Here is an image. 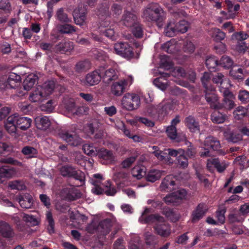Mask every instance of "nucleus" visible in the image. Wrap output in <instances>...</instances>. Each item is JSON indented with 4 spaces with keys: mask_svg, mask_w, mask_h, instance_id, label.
Returning <instances> with one entry per match:
<instances>
[{
    "mask_svg": "<svg viewBox=\"0 0 249 249\" xmlns=\"http://www.w3.org/2000/svg\"><path fill=\"white\" fill-rule=\"evenodd\" d=\"M99 71L101 78H102L103 82L106 84H109L112 81L116 80L118 77L115 70L111 68L105 70L104 68H100Z\"/></svg>",
    "mask_w": 249,
    "mask_h": 249,
    "instance_id": "4468645a",
    "label": "nucleus"
},
{
    "mask_svg": "<svg viewBox=\"0 0 249 249\" xmlns=\"http://www.w3.org/2000/svg\"><path fill=\"white\" fill-rule=\"evenodd\" d=\"M171 75L178 78L183 77L185 76L184 70L179 67L176 68L171 72Z\"/></svg>",
    "mask_w": 249,
    "mask_h": 249,
    "instance_id": "e2e57ef3",
    "label": "nucleus"
},
{
    "mask_svg": "<svg viewBox=\"0 0 249 249\" xmlns=\"http://www.w3.org/2000/svg\"><path fill=\"white\" fill-rule=\"evenodd\" d=\"M37 79L36 75L34 74H29L24 80L23 85L25 90H30L35 85Z\"/></svg>",
    "mask_w": 249,
    "mask_h": 249,
    "instance_id": "bb28decb",
    "label": "nucleus"
},
{
    "mask_svg": "<svg viewBox=\"0 0 249 249\" xmlns=\"http://www.w3.org/2000/svg\"><path fill=\"white\" fill-rule=\"evenodd\" d=\"M58 30L63 34H71L75 31L73 26L68 24L59 26Z\"/></svg>",
    "mask_w": 249,
    "mask_h": 249,
    "instance_id": "8fccbe9b",
    "label": "nucleus"
},
{
    "mask_svg": "<svg viewBox=\"0 0 249 249\" xmlns=\"http://www.w3.org/2000/svg\"><path fill=\"white\" fill-rule=\"evenodd\" d=\"M115 53L125 58L129 59L133 56L132 48L127 43H117L114 46Z\"/></svg>",
    "mask_w": 249,
    "mask_h": 249,
    "instance_id": "ddd939ff",
    "label": "nucleus"
},
{
    "mask_svg": "<svg viewBox=\"0 0 249 249\" xmlns=\"http://www.w3.org/2000/svg\"><path fill=\"white\" fill-rule=\"evenodd\" d=\"M238 98L243 103L249 102V92L245 90L240 91L239 92Z\"/></svg>",
    "mask_w": 249,
    "mask_h": 249,
    "instance_id": "0e129e2a",
    "label": "nucleus"
},
{
    "mask_svg": "<svg viewBox=\"0 0 249 249\" xmlns=\"http://www.w3.org/2000/svg\"><path fill=\"white\" fill-rule=\"evenodd\" d=\"M189 27V23L185 20H181L176 23L174 20H170L164 30L166 36H173L177 32L185 33Z\"/></svg>",
    "mask_w": 249,
    "mask_h": 249,
    "instance_id": "0eeeda50",
    "label": "nucleus"
},
{
    "mask_svg": "<svg viewBox=\"0 0 249 249\" xmlns=\"http://www.w3.org/2000/svg\"><path fill=\"white\" fill-rule=\"evenodd\" d=\"M225 116L218 111H214L211 115V120L214 123H223L225 121Z\"/></svg>",
    "mask_w": 249,
    "mask_h": 249,
    "instance_id": "58836bf2",
    "label": "nucleus"
},
{
    "mask_svg": "<svg viewBox=\"0 0 249 249\" xmlns=\"http://www.w3.org/2000/svg\"><path fill=\"white\" fill-rule=\"evenodd\" d=\"M186 124L191 131L196 132L199 131V125L196 121L194 118L192 116H189L186 119Z\"/></svg>",
    "mask_w": 249,
    "mask_h": 249,
    "instance_id": "c9c22d12",
    "label": "nucleus"
},
{
    "mask_svg": "<svg viewBox=\"0 0 249 249\" xmlns=\"http://www.w3.org/2000/svg\"><path fill=\"white\" fill-rule=\"evenodd\" d=\"M249 37V35L244 32H240L236 33L232 35L231 36L232 40L237 41L238 43L239 41H241L246 39Z\"/></svg>",
    "mask_w": 249,
    "mask_h": 249,
    "instance_id": "603ef678",
    "label": "nucleus"
},
{
    "mask_svg": "<svg viewBox=\"0 0 249 249\" xmlns=\"http://www.w3.org/2000/svg\"><path fill=\"white\" fill-rule=\"evenodd\" d=\"M136 120H138L139 123L144 124L147 127H151L154 125V123L153 122L145 117L137 116Z\"/></svg>",
    "mask_w": 249,
    "mask_h": 249,
    "instance_id": "680f3d73",
    "label": "nucleus"
},
{
    "mask_svg": "<svg viewBox=\"0 0 249 249\" xmlns=\"http://www.w3.org/2000/svg\"><path fill=\"white\" fill-rule=\"evenodd\" d=\"M41 110L47 112H51L54 109V106L52 101L50 100L48 101L46 104H42L40 106Z\"/></svg>",
    "mask_w": 249,
    "mask_h": 249,
    "instance_id": "bf43d9fd",
    "label": "nucleus"
},
{
    "mask_svg": "<svg viewBox=\"0 0 249 249\" xmlns=\"http://www.w3.org/2000/svg\"><path fill=\"white\" fill-rule=\"evenodd\" d=\"M230 74L234 79L238 80L243 79V70L240 68L233 67L230 71Z\"/></svg>",
    "mask_w": 249,
    "mask_h": 249,
    "instance_id": "79ce46f5",
    "label": "nucleus"
},
{
    "mask_svg": "<svg viewBox=\"0 0 249 249\" xmlns=\"http://www.w3.org/2000/svg\"><path fill=\"white\" fill-rule=\"evenodd\" d=\"M132 32L137 37H141L142 36L143 32L142 27L139 23H136L132 27Z\"/></svg>",
    "mask_w": 249,
    "mask_h": 249,
    "instance_id": "052dcab7",
    "label": "nucleus"
},
{
    "mask_svg": "<svg viewBox=\"0 0 249 249\" xmlns=\"http://www.w3.org/2000/svg\"><path fill=\"white\" fill-rule=\"evenodd\" d=\"M220 65L226 68H229L233 64L232 60L228 56H223L220 59Z\"/></svg>",
    "mask_w": 249,
    "mask_h": 249,
    "instance_id": "5fc2aeb1",
    "label": "nucleus"
},
{
    "mask_svg": "<svg viewBox=\"0 0 249 249\" xmlns=\"http://www.w3.org/2000/svg\"><path fill=\"white\" fill-rule=\"evenodd\" d=\"M162 50L168 53H173L175 51L176 45L174 41L170 40L164 43L161 46Z\"/></svg>",
    "mask_w": 249,
    "mask_h": 249,
    "instance_id": "de8ad7c7",
    "label": "nucleus"
},
{
    "mask_svg": "<svg viewBox=\"0 0 249 249\" xmlns=\"http://www.w3.org/2000/svg\"><path fill=\"white\" fill-rule=\"evenodd\" d=\"M133 77L129 76L127 79H123L113 83L110 88V92L116 96H121L124 92L125 87L133 82Z\"/></svg>",
    "mask_w": 249,
    "mask_h": 249,
    "instance_id": "9d476101",
    "label": "nucleus"
},
{
    "mask_svg": "<svg viewBox=\"0 0 249 249\" xmlns=\"http://www.w3.org/2000/svg\"><path fill=\"white\" fill-rule=\"evenodd\" d=\"M224 136L225 139L230 142L236 143L240 141L242 139L241 134L230 131H225L224 132Z\"/></svg>",
    "mask_w": 249,
    "mask_h": 249,
    "instance_id": "cd10ccee",
    "label": "nucleus"
},
{
    "mask_svg": "<svg viewBox=\"0 0 249 249\" xmlns=\"http://www.w3.org/2000/svg\"><path fill=\"white\" fill-rule=\"evenodd\" d=\"M68 208V205L64 201L58 202L55 204L56 210L61 213L66 212Z\"/></svg>",
    "mask_w": 249,
    "mask_h": 249,
    "instance_id": "69168bd1",
    "label": "nucleus"
},
{
    "mask_svg": "<svg viewBox=\"0 0 249 249\" xmlns=\"http://www.w3.org/2000/svg\"><path fill=\"white\" fill-rule=\"evenodd\" d=\"M56 51L61 53H69L73 49V43L70 41H62L55 47Z\"/></svg>",
    "mask_w": 249,
    "mask_h": 249,
    "instance_id": "393cba45",
    "label": "nucleus"
},
{
    "mask_svg": "<svg viewBox=\"0 0 249 249\" xmlns=\"http://www.w3.org/2000/svg\"><path fill=\"white\" fill-rule=\"evenodd\" d=\"M153 148H155L156 150L153 152L154 155L157 158L158 160L167 162V155L166 154V150L162 151L159 149H157V147L154 146Z\"/></svg>",
    "mask_w": 249,
    "mask_h": 249,
    "instance_id": "ea45409f",
    "label": "nucleus"
},
{
    "mask_svg": "<svg viewBox=\"0 0 249 249\" xmlns=\"http://www.w3.org/2000/svg\"><path fill=\"white\" fill-rule=\"evenodd\" d=\"M54 87L53 81H49L41 86H38L30 94V100L33 102H42L52 93Z\"/></svg>",
    "mask_w": 249,
    "mask_h": 249,
    "instance_id": "20e7f679",
    "label": "nucleus"
},
{
    "mask_svg": "<svg viewBox=\"0 0 249 249\" xmlns=\"http://www.w3.org/2000/svg\"><path fill=\"white\" fill-rule=\"evenodd\" d=\"M21 152L23 155L30 158L36 157L37 153L36 148L30 146L24 147L21 150Z\"/></svg>",
    "mask_w": 249,
    "mask_h": 249,
    "instance_id": "37998d69",
    "label": "nucleus"
},
{
    "mask_svg": "<svg viewBox=\"0 0 249 249\" xmlns=\"http://www.w3.org/2000/svg\"><path fill=\"white\" fill-rule=\"evenodd\" d=\"M97 154L99 157L108 162H111L114 160V156L113 153L107 149H101Z\"/></svg>",
    "mask_w": 249,
    "mask_h": 249,
    "instance_id": "e433bc0d",
    "label": "nucleus"
},
{
    "mask_svg": "<svg viewBox=\"0 0 249 249\" xmlns=\"http://www.w3.org/2000/svg\"><path fill=\"white\" fill-rule=\"evenodd\" d=\"M173 65L169 58L167 56H164L161 59V66L163 68L168 70L170 69Z\"/></svg>",
    "mask_w": 249,
    "mask_h": 249,
    "instance_id": "774afa93",
    "label": "nucleus"
},
{
    "mask_svg": "<svg viewBox=\"0 0 249 249\" xmlns=\"http://www.w3.org/2000/svg\"><path fill=\"white\" fill-rule=\"evenodd\" d=\"M90 66V62L88 60H85L78 62L76 65V69L80 71L89 69Z\"/></svg>",
    "mask_w": 249,
    "mask_h": 249,
    "instance_id": "6e6d98bb",
    "label": "nucleus"
},
{
    "mask_svg": "<svg viewBox=\"0 0 249 249\" xmlns=\"http://www.w3.org/2000/svg\"><path fill=\"white\" fill-rule=\"evenodd\" d=\"M175 185V181L172 176L166 177L162 180L160 187L162 190L165 191L167 189L171 190Z\"/></svg>",
    "mask_w": 249,
    "mask_h": 249,
    "instance_id": "c756f323",
    "label": "nucleus"
},
{
    "mask_svg": "<svg viewBox=\"0 0 249 249\" xmlns=\"http://www.w3.org/2000/svg\"><path fill=\"white\" fill-rule=\"evenodd\" d=\"M62 176L66 177H73L75 179L83 182L85 180V174L80 170H76L71 166H64L60 169Z\"/></svg>",
    "mask_w": 249,
    "mask_h": 249,
    "instance_id": "9b49d317",
    "label": "nucleus"
},
{
    "mask_svg": "<svg viewBox=\"0 0 249 249\" xmlns=\"http://www.w3.org/2000/svg\"><path fill=\"white\" fill-rule=\"evenodd\" d=\"M17 122L18 126L21 129L25 130L30 127L32 121L29 118L19 117L18 116Z\"/></svg>",
    "mask_w": 249,
    "mask_h": 249,
    "instance_id": "2f4dec72",
    "label": "nucleus"
},
{
    "mask_svg": "<svg viewBox=\"0 0 249 249\" xmlns=\"http://www.w3.org/2000/svg\"><path fill=\"white\" fill-rule=\"evenodd\" d=\"M184 155H179L177 159L178 164L183 168L187 167L188 164V160Z\"/></svg>",
    "mask_w": 249,
    "mask_h": 249,
    "instance_id": "4d7b16f0",
    "label": "nucleus"
},
{
    "mask_svg": "<svg viewBox=\"0 0 249 249\" xmlns=\"http://www.w3.org/2000/svg\"><path fill=\"white\" fill-rule=\"evenodd\" d=\"M213 81L217 84H222L223 83L226 84L227 85H230L229 80L224 78V75L221 73H217L215 75L213 76Z\"/></svg>",
    "mask_w": 249,
    "mask_h": 249,
    "instance_id": "a18cd8bd",
    "label": "nucleus"
},
{
    "mask_svg": "<svg viewBox=\"0 0 249 249\" xmlns=\"http://www.w3.org/2000/svg\"><path fill=\"white\" fill-rule=\"evenodd\" d=\"M144 168L140 166H136L132 170V176L137 179H141L144 175Z\"/></svg>",
    "mask_w": 249,
    "mask_h": 249,
    "instance_id": "3c124183",
    "label": "nucleus"
},
{
    "mask_svg": "<svg viewBox=\"0 0 249 249\" xmlns=\"http://www.w3.org/2000/svg\"><path fill=\"white\" fill-rule=\"evenodd\" d=\"M16 199L19 202L21 207L23 208H30L33 205V198L30 195L28 194H24L23 196H18L16 197Z\"/></svg>",
    "mask_w": 249,
    "mask_h": 249,
    "instance_id": "412c9836",
    "label": "nucleus"
},
{
    "mask_svg": "<svg viewBox=\"0 0 249 249\" xmlns=\"http://www.w3.org/2000/svg\"><path fill=\"white\" fill-rule=\"evenodd\" d=\"M204 145L206 147L211 148L213 150H216L220 147L219 142L211 136L208 137L205 139Z\"/></svg>",
    "mask_w": 249,
    "mask_h": 249,
    "instance_id": "72a5a7b5",
    "label": "nucleus"
},
{
    "mask_svg": "<svg viewBox=\"0 0 249 249\" xmlns=\"http://www.w3.org/2000/svg\"><path fill=\"white\" fill-rule=\"evenodd\" d=\"M207 210V207L205 204H199L193 212V218H200L204 216Z\"/></svg>",
    "mask_w": 249,
    "mask_h": 249,
    "instance_id": "473e14b6",
    "label": "nucleus"
},
{
    "mask_svg": "<svg viewBox=\"0 0 249 249\" xmlns=\"http://www.w3.org/2000/svg\"><path fill=\"white\" fill-rule=\"evenodd\" d=\"M8 186L12 189L23 190L26 188L24 183L20 181L16 180L9 182Z\"/></svg>",
    "mask_w": 249,
    "mask_h": 249,
    "instance_id": "864d4df0",
    "label": "nucleus"
},
{
    "mask_svg": "<svg viewBox=\"0 0 249 249\" xmlns=\"http://www.w3.org/2000/svg\"><path fill=\"white\" fill-rule=\"evenodd\" d=\"M93 219L92 222L86 227V231L89 233H94L97 231L103 232L107 233L110 230L111 227V219H104L100 222H96Z\"/></svg>",
    "mask_w": 249,
    "mask_h": 249,
    "instance_id": "423d86ee",
    "label": "nucleus"
},
{
    "mask_svg": "<svg viewBox=\"0 0 249 249\" xmlns=\"http://www.w3.org/2000/svg\"><path fill=\"white\" fill-rule=\"evenodd\" d=\"M86 10L82 7L76 8L73 12V18L75 23L82 25L86 20Z\"/></svg>",
    "mask_w": 249,
    "mask_h": 249,
    "instance_id": "f3484780",
    "label": "nucleus"
},
{
    "mask_svg": "<svg viewBox=\"0 0 249 249\" xmlns=\"http://www.w3.org/2000/svg\"><path fill=\"white\" fill-rule=\"evenodd\" d=\"M162 175V172L158 170L152 169L148 171L146 175L147 181L155 182L160 179Z\"/></svg>",
    "mask_w": 249,
    "mask_h": 249,
    "instance_id": "c85d7f7f",
    "label": "nucleus"
},
{
    "mask_svg": "<svg viewBox=\"0 0 249 249\" xmlns=\"http://www.w3.org/2000/svg\"><path fill=\"white\" fill-rule=\"evenodd\" d=\"M144 237L145 244L148 248L152 249L154 248L158 242L156 237L148 232L144 233Z\"/></svg>",
    "mask_w": 249,
    "mask_h": 249,
    "instance_id": "7c9ffc66",
    "label": "nucleus"
},
{
    "mask_svg": "<svg viewBox=\"0 0 249 249\" xmlns=\"http://www.w3.org/2000/svg\"><path fill=\"white\" fill-rule=\"evenodd\" d=\"M136 157L132 156L126 158L122 162V166L124 168L129 167L136 160Z\"/></svg>",
    "mask_w": 249,
    "mask_h": 249,
    "instance_id": "338daca9",
    "label": "nucleus"
},
{
    "mask_svg": "<svg viewBox=\"0 0 249 249\" xmlns=\"http://www.w3.org/2000/svg\"><path fill=\"white\" fill-rule=\"evenodd\" d=\"M122 22L124 25L127 27H133L137 22V17L134 14L129 13L126 12L124 14Z\"/></svg>",
    "mask_w": 249,
    "mask_h": 249,
    "instance_id": "b1692460",
    "label": "nucleus"
},
{
    "mask_svg": "<svg viewBox=\"0 0 249 249\" xmlns=\"http://www.w3.org/2000/svg\"><path fill=\"white\" fill-rule=\"evenodd\" d=\"M247 113V109L243 107H237L233 111V114L235 119L240 120L242 119Z\"/></svg>",
    "mask_w": 249,
    "mask_h": 249,
    "instance_id": "49530a36",
    "label": "nucleus"
},
{
    "mask_svg": "<svg viewBox=\"0 0 249 249\" xmlns=\"http://www.w3.org/2000/svg\"><path fill=\"white\" fill-rule=\"evenodd\" d=\"M60 137L69 144L72 146H77L81 142L80 138L74 132L62 131L59 134Z\"/></svg>",
    "mask_w": 249,
    "mask_h": 249,
    "instance_id": "2eb2a0df",
    "label": "nucleus"
},
{
    "mask_svg": "<svg viewBox=\"0 0 249 249\" xmlns=\"http://www.w3.org/2000/svg\"><path fill=\"white\" fill-rule=\"evenodd\" d=\"M20 80V75L15 73H11L8 77H2L0 78V89H5L15 88L19 84Z\"/></svg>",
    "mask_w": 249,
    "mask_h": 249,
    "instance_id": "1a4fd4ad",
    "label": "nucleus"
},
{
    "mask_svg": "<svg viewBox=\"0 0 249 249\" xmlns=\"http://www.w3.org/2000/svg\"><path fill=\"white\" fill-rule=\"evenodd\" d=\"M36 127L41 130H46L50 126L51 122L47 116H37L35 119Z\"/></svg>",
    "mask_w": 249,
    "mask_h": 249,
    "instance_id": "6ab92c4d",
    "label": "nucleus"
},
{
    "mask_svg": "<svg viewBox=\"0 0 249 249\" xmlns=\"http://www.w3.org/2000/svg\"><path fill=\"white\" fill-rule=\"evenodd\" d=\"M110 25V22L105 21L101 24L100 31L106 36L112 40L116 39V34L114 31L113 25Z\"/></svg>",
    "mask_w": 249,
    "mask_h": 249,
    "instance_id": "dca6fc26",
    "label": "nucleus"
},
{
    "mask_svg": "<svg viewBox=\"0 0 249 249\" xmlns=\"http://www.w3.org/2000/svg\"><path fill=\"white\" fill-rule=\"evenodd\" d=\"M166 133L168 136L172 140H176L177 142H180L186 140V136L184 134L181 136H178L177 129L175 126H169L166 129Z\"/></svg>",
    "mask_w": 249,
    "mask_h": 249,
    "instance_id": "a878e982",
    "label": "nucleus"
},
{
    "mask_svg": "<svg viewBox=\"0 0 249 249\" xmlns=\"http://www.w3.org/2000/svg\"><path fill=\"white\" fill-rule=\"evenodd\" d=\"M83 150L85 154L89 156H96L97 150L92 144L87 143L83 146Z\"/></svg>",
    "mask_w": 249,
    "mask_h": 249,
    "instance_id": "a19ab883",
    "label": "nucleus"
},
{
    "mask_svg": "<svg viewBox=\"0 0 249 249\" xmlns=\"http://www.w3.org/2000/svg\"><path fill=\"white\" fill-rule=\"evenodd\" d=\"M220 90L223 93L224 96L223 104H219L217 102V97L215 94H213L212 97L206 95V100L210 104L212 107L216 109H221L224 107L227 109L231 110L235 107V104L233 101L234 96L229 90L227 89V87L225 88L221 87Z\"/></svg>",
    "mask_w": 249,
    "mask_h": 249,
    "instance_id": "f03ea898",
    "label": "nucleus"
},
{
    "mask_svg": "<svg viewBox=\"0 0 249 249\" xmlns=\"http://www.w3.org/2000/svg\"><path fill=\"white\" fill-rule=\"evenodd\" d=\"M100 80V71H95L87 75L85 78V84L88 86H93L98 84Z\"/></svg>",
    "mask_w": 249,
    "mask_h": 249,
    "instance_id": "aec40b11",
    "label": "nucleus"
},
{
    "mask_svg": "<svg viewBox=\"0 0 249 249\" xmlns=\"http://www.w3.org/2000/svg\"><path fill=\"white\" fill-rule=\"evenodd\" d=\"M212 78L211 73L209 72H205L201 77V80L202 83L206 89V96L208 95L209 96L212 97L213 94H209V91H213V87L211 85L210 82Z\"/></svg>",
    "mask_w": 249,
    "mask_h": 249,
    "instance_id": "5701e85b",
    "label": "nucleus"
},
{
    "mask_svg": "<svg viewBox=\"0 0 249 249\" xmlns=\"http://www.w3.org/2000/svg\"><path fill=\"white\" fill-rule=\"evenodd\" d=\"M103 179L102 176L99 174H96L93 175V178L90 179V183L94 185L91 191L96 195H100L105 193L107 196H113L116 193V189L111 187L109 181H107L105 184L101 183Z\"/></svg>",
    "mask_w": 249,
    "mask_h": 249,
    "instance_id": "7ed1b4c3",
    "label": "nucleus"
},
{
    "mask_svg": "<svg viewBox=\"0 0 249 249\" xmlns=\"http://www.w3.org/2000/svg\"><path fill=\"white\" fill-rule=\"evenodd\" d=\"M166 151V154L167 155V162L168 163H172L173 160L171 159L170 157H176L178 155L184 154L185 152L181 149L178 150H175L173 149H165Z\"/></svg>",
    "mask_w": 249,
    "mask_h": 249,
    "instance_id": "4c0bfd02",
    "label": "nucleus"
},
{
    "mask_svg": "<svg viewBox=\"0 0 249 249\" xmlns=\"http://www.w3.org/2000/svg\"><path fill=\"white\" fill-rule=\"evenodd\" d=\"M0 233L4 238H11L15 236L13 230L3 221H0Z\"/></svg>",
    "mask_w": 249,
    "mask_h": 249,
    "instance_id": "a211bd4d",
    "label": "nucleus"
},
{
    "mask_svg": "<svg viewBox=\"0 0 249 249\" xmlns=\"http://www.w3.org/2000/svg\"><path fill=\"white\" fill-rule=\"evenodd\" d=\"M161 76L160 77L156 78L153 81V84L158 88L161 89V90H164L167 88L166 83L163 82V81H165L166 79H164L165 77H169V75L168 73H162L161 74Z\"/></svg>",
    "mask_w": 249,
    "mask_h": 249,
    "instance_id": "f704fd0d",
    "label": "nucleus"
},
{
    "mask_svg": "<svg viewBox=\"0 0 249 249\" xmlns=\"http://www.w3.org/2000/svg\"><path fill=\"white\" fill-rule=\"evenodd\" d=\"M142 17L147 21L155 22L159 28L162 27L166 18L164 11L157 3L149 4L143 10Z\"/></svg>",
    "mask_w": 249,
    "mask_h": 249,
    "instance_id": "f257e3e1",
    "label": "nucleus"
},
{
    "mask_svg": "<svg viewBox=\"0 0 249 249\" xmlns=\"http://www.w3.org/2000/svg\"><path fill=\"white\" fill-rule=\"evenodd\" d=\"M211 35L216 41H221L225 37V33L216 28L213 29L211 31Z\"/></svg>",
    "mask_w": 249,
    "mask_h": 249,
    "instance_id": "c03bdc74",
    "label": "nucleus"
},
{
    "mask_svg": "<svg viewBox=\"0 0 249 249\" xmlns=\"http://www.w3.org/2000/svg\"><path fill=\"white\" fill-rule=\"evenodd\" d=\"M172 109L171 101L169 100H164L158 106H150L147 109V113L150 115L156 113L159 114H165Z\"/></svg>",
    "mask_w": 249,
    "mask_h": 249,
    "instance_id": "f8f14e48",
    "label": "nucleus"
},
{
    "mask_svg": "<svg viewBox=\"0 0 249 249\" xmlns=\"http://www.w3.org/2000/svg\"><path fill=\"white\" fill-rule=\"evenodd\" d=\"M140 98L138 95L129 93L125 94L121 101L123 107L127 110L137 109L140 106Z\"/></svg>",
    "mask_w": 249,
    "mask_h": 249,
    "instance_id": "6e6552de",
    "label": "nucleus"
},
{
    "mask_svg": "<svg viewBox=\"0 0 249 249\" xmlns=\"http://www.w3.org/2000/svg\"><path fill=\"white\" fill-rule=\"evenodd\" d=\"M56 17L57 19L62 22H69L71 21V18L68 17L67 14L64 12L62 8H60L57 10Z\"/></svg>",
    "mask_w": 249,
    "mask_h": 249,
    "instance_id": "09e8293b",
    "label": "nucleus"
},
{
    "mask_svg": "<svg viewBox=\"0 0 249 249\" xmlns=\"http://www.w3.org/2000/svg\"><path fill=\"white\" fill-rule=\"evenodd\" d=\"M206 65L209 69H214L217 65V60L214 57L210 56L206 60Z\"/></svg>",
    "mask_w": 249,
    "mask_h": 249,
    "instance_id": "13d9d810",
    "label": "nucleus"
},
{
    "mask_svg": "<svg viewBox=\"0 0 249 249\" xmlns=\"http://www.w3.org/2000/svg\"><path fill=\"white\" fill-rule=\"evenodd\" d=\"M162 219H139L142 224L152 223L153 228L157 234L163 237L169 236L171 232V227L164 220Z\"/></svg>",
    "mask_w": 249,
    "mask_h": 249,
    "instance_id": "39448f33",
    "label": "nucleus"
},
{
    "mask_svg": "<svg viewBox=\"0 0 249 249\" xmlns=\"http://www.w3.org/2000/svg\"><path fill=\"white\" fill-rule=\"evenodd\" d=\"M16 171L13 168L6 166H0V183L4 181V178H10L15 176Z\"/></svg>",
    "mask_w": 249,
    "mask_h": 249,
    "instance_id": "4be33fe9",
    "label": "nucleus"
}]
</instances>
